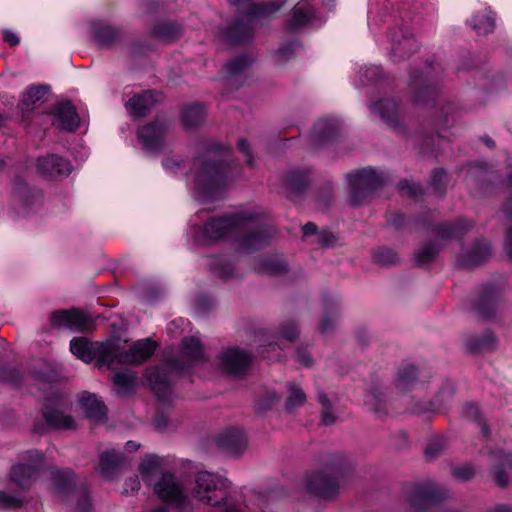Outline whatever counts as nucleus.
<instances>
[{
  "mask_svg": "<svg viewBox=\"0 0 512 512\" xmlns=\"http://www.w3.org/2000/svg\"><path fill=\"white\" fill-rule=\"evenodd\" d=\"M307 487L310 492L321 498L331 499L338 492L337 482L326 475L316 474L308 479Z\"/></svg>",
  "mask_w": 512,
  "mask_h": 512,
  "instance_id": "aec40b11",
  "label": "nucleus"
},
{
  "mask_svg": "<svg viewBox=\"0 0 512 512\" xmlns=\"http://www.w3.org/2000/svg\"><path fill=\"white\" fill-rule=\"evenodd\" d=\"M37 172L46 178L68 175L71 172L70 164L57 155L40 157L36 163Z\"/></svg>",
  "mask_w": 512,
  "mask_h": 512,
  "instance_id": "f3484780",
  "label": "nucleus"
},
{
  "mask_svg": "<svg viewBox=\"0 0 512 512\" xmlns=\"http://www.w3.org/2000/svg\"><path fill=\"white\" fill-rule=\"evenodd\" d=\"M70 351L86 363L96 360V342H91L86 337H74L70 341Z\"/></svg>",
  "mask_w": 512,
  "mask_h": 512,
  "instance_id": "a878e982",
  "label": "nucleus"
},
{
  "mask_svg": "<svg viewBox=\"0 0 512 512\" xmlns=\"http://www.w3.org/2000/svg\"><path fill=\"white\" fill-rule=\"evenodd\" d=\"M156 344L149 338L136 341L130 346V363H141L155 351Z\"/></svg>",
  "mask_w": 512,
  "mask_h": 512,
  "instance_id": "2f4dec72",
  "label": "nucleus"
},
{
  "mask_svg": "<svg viewBox=\"0 0 512 512\" xmlns=\"http://www.w3.org/2000/svg\"><path fill=\"white\" fill-rule=\"evenodd\" d=\"M182 362L174 361L165 367L146 370V378L151 389L161 401H167L171 394L170 373L174 370L183 371L193 364L203 360L204 353L199 339L185 338L181 345Z\"/></svg>",
  "mask_w": 512,
  "mask_h": 512,
  "instance_id": "f03ea898",
  "label": "nucleus"
},
{
  "mask_svg": "<svg viewBox=\"0 0 512 512\" xmlns=\"http://www.w3.org/2000/svg\"><path fill=\"white\" fill-rule=\"evenodd\" d=\"M45 93L46 90L43 87H31L24 93L22 103L27 109H29L39 101Z\"/></svg>",
  "mask_w": 512,
  "mask_h": 512,
  "instance_id": "09e8293b",
  "label": "nucleus"
},
{
  "mask_svg": "<svg viewBox=\"0 0 512 512\" xmlns=\"http://www.w3.org/2000/svg\"><path fill=\"white\" fill-rule=\"evenodd\" d=\"M77 308L57 310L51 313L50 322L53 328H66L75 332L90 333L96 329V319Z\"/></svg>",
  "mask_w": 512,
  "mask_h": 512,
  "instance_id": "9d476101",
  "label": "nucleus"
},
{
  "mask_svg": "<svg viewBox=\"0 0 512 512\" xmlns=\"http://www.w3.org/2000/svg\"><path fill=\"white\" fill-rule=\"evenodd\" d=\"M217 444L227 454L238 456L246 449L247 439L241 430L229 429L218 436Z\"/></svg>",
  "mask_w": 512,
  "mask_h": 512,
  "instance_id": "a211bd4d",
  "label": "nucleus"
},
{
  "mask_svg": "<svg viewBox=\"0 0 512 512\" xmlns=\"http://www.w3.org/2000/svg\"><path fill=\"white\" fill-rule=\"evenodd\" d=\"M235 6L240 14L236 22L224 32V38L231 43L239 44L249 40L254 32L255 16L258 13L270 14L279 10L284 3H269L262 8L256 6L252 0H228Z\"/></svg>",
  "mask_w": 512,
  "mask_h": 512,
  "instance_id": "7ed1b4c3",
  "label": "nucleus"
},
{
  "mask_svg": "<svg viewBox=\"0 0 512 512\" xmlns=\"http://www.w3.org/2000/svg\"><path fill=\"white\" fill-rule=\"evenodd\" d=\"M128 338L124 329L112 331L103 341H96V364L112 372V392L115 396H128Z\"/></svg>",
  "mask_w": 512,
  "mask_h": 512,
  "instance_id": "f257e3e1",
  "label": "nucleus"
},
{
  "mask_svg": "<svg viewBox=\"0 0 512 512\" xmlns=\"http://www.w3.org/2000/svg\"><path fill=\"white\" fill-rule=\"evenodd\" d=\"M79 405L89 419L102 421L106 417L105 404L93 393L83 392L79 398Z\"/></svg>",
  "mask_w": 512,
  "mask_h": 512,
  "instance_id": "4be33fe9",
  "label": "nucleus"
},
{
  "mask_svg": "<svg viewBox=\"0 0 512 512\" xmlns=\"http://www.w3.org/2000/svg\"><path fill=\"white\" fill-rule=\"evenodd\" d=\"M168 130L169 124L157 119L138 129L139 143L146 150H157L163 145Z\"/></svg>",
  "mask_w": 512,
  "mask_h": 512,
  "instance_id": "4468645a",
  "label": "nucleus"
},
{
  "mask_svg": "<svg viewBox=\"0 0 512 512\" xmlns=\"http://www.w3.org/2000/svg\"><path fill=\"white\" fill-rule=\"evenodd\" d=\"M80 123L75 108L69 102H62L54 108L53 124L60 129L74 131Z\"/></svg>",
  "mask_w": 512,
  "mask_h": 512,
  "instance_id": "6ab92c4d",
  "label": "nucleus"
},
{
  "mask_svg": "<svg viewBox=\"0 0 512 512\" xmlns=\"http://www.w3.org/2000/svg\"><path fill=\"white\" fill-rule=\"evenodd\" d=\"M410 93L413 102L425 103L427 98L436 94L434 88L430 87L421 75L413 76L411 80Z\"/></svg>",
  "mask_w": 512,
  "mask_h": 512,
  "instance_id": "c85d7f7f",
  "label": "nucleus"
},
{
  "mask_svg": "<svg viewBox=\"0 0 512 512\" xmlns=\"http://www.w3.org/2000/svg\"><path fill=\"white\" fill-rule=\"evenodd\" d=\"M238 149L245 155L246 164L250 167L253 166V157L250 152V145L245 139H239L237 142Z\"/></svg>",
  "mask_w": 512,
  "mask_h": 512,
  "instance_id": "bf43d9fd",
  "label": "nucleus"
},
{
  "mask_svg": "<svg viewBox=\"0 0 512 512\" xmlns=\"http://www.w3.org/2000/svg\"><path fill=\"white\" fill-rule=\"evenodd\" d=\"M73 512H91V503L85 491L79 492Z\"/></svg>",
  "mask_w": 512,
  "mask_h": 512,
  "instance_id": "864d4df0",
  "label": "nucleus"
},
{
  "mask_svg": "<svg viewBox=\"0 0 512 512\" xmlns=\"http://www.w3.org/2000/svg\"><path fill=\"white\" fill-rule=\"evenodd\" d=\"M293 53V44H287L285 46L280 47L275 54L276 62L279 64L286 62L293 55Z\"/></svg>",
  "mask_w": 512,
  "mask_h": 512,
  "instance_id": "6e6d98bb",
  "label": "nucleus"
},
{
  "mask_svg": "<svg viewBox=\"0 0 512 512\" xmlns=\"http://www.w3.org/2000/svg\"><path fill=\"white\" fill-rule=\"evenodd\" d=\"M227 488L226 478L202 471L196 475L193 496L206 505L218 506L225 499Z\"/></svg>",
  "mask_w": 512,
  "mask_h": 512,
  "instance_id": "0eeeda50",
  "label": "nucleus"
},
{
  "mask_svg": "<svg viewBox=\"0 0 512 512\" xmlns=\"http://www.w3.org/2000/svg\"><path fill=\"white\" fill-rule=\"evenodd\" d=\"M303 234L305 236L316 235L317 236V227L314 223L308 222L302 227Z\"/></svg>",
  "mask_w": 512,
  "mask_h": 512,
  "instance_id": "774afa93",
  "label": "nucleus"
},
{
  "mask_svg": "<svg viewBox=\"0 0 512 512\" xmlns=\"http://www.w3.org/2000/svg\"><path fill=\"white\" fill-rule=\"evenodd\" d=\"M474 475L475 470L472 466L469 465H464L453 469V476L463 481L470 480L474 477Z\"/></svg>",
  "mask_w": 512,
  "mask_h": 512,
  "instance_id": "5fc2aeb1",
  "label": "nucleus"
},
{
  "mask_svg": "<svg viewBox=\"0 0 512 512\" xmlns=\"http://www.w3.org/2000/svg\"><path fill=\"white\" fill-rule=\"evenodd\" d=\"M299 336L297 325L292 321L284 322L279 330V339L294 341Z\"/></svg>",
  "mask_w": 512,
  "mask_h": 512,
  "instance_id": "3c124183",
  "label": "nucleus"
},
{
  "mask_svg": "<svg viewBox=\"0 0 512 512\" xmlns=\"http://www.w3.org/2000/svg\"><path fill=\"white\" fill-rule=\"evenodd\" d=\"M286 183L292 189H300L307 183V176L300 170L294 169L286 174Z\"/></svg>",
  "mask_w": 512,
  "mask_h": 512,
  "instance_id": "de8ad7c7",
  "label": "nucleus"
},
{
  "mask_svg": "<svg viewBox=\"0 0 512 512\" xmlns=\"http://www.w3.org/2000/svg\"><path fill=\"white\" fill-rule=\"evenodd\" d=\"M446 179V173L443 170H436L431 176V184L435 190H441Z\"/></svg>",
  "mask_w": 512,
  "mask_h": 512,
  "instance_id": "052dcab7",
  "label": "nucleus"
},
{
  "mask_svg": "<svg viewBox=\"0 0 512 512\" xmlns=\"http://www.w3.org/2000/svg\"><path fill=\"white\" fill-rule=\"evenodd\" d=\"M503 210L507 217V232L504 244V249L507 256L512 259V196L504 204Z\"/></svg>",
  "mask_w": 512,
  "mask_h": 512,
  "instance_id": "c03bdc74",
  "label": "nucleus"
},
{
  "mask_svg": "<svg viewBox=\"0 0 512 512\" xmlns=\"http://www.w3.org/2000/svg\"><path fill=\"white\" fill-rule=\"evenodd\" d=\"M349 200L353 206L363 204L382 184L381 177L372 168H364L347 175Z\"/></svg>",
  "mask_w": 512,
  "mask_h": 512,
  "instance_id": "1a4fd4ad",
  "label": "nucleus"
},
{
  "mask_svg": "<svg viewBox=\"0 0 512 512\" xmlns=\"http://www.w3.org/2000/svg\"><path fill=\"white\" fill-rule=\"evenodd\" d=\"M54 488L63 492L75 483V474L71 469H54L51 471Z\"/></svg>",
  "mask_w": 512,
  "mask_h": 512,
  "instance_id": "ea45409f",
  "label": "nucleus"
},
{
  "mask_svg": "<svg viewBox=\"0 0 512 512\" xmlns=\"http://www.w3.org/2000/svg\"><path fill=\"white\" fill-rule=\"evenodd\" d=\"M334 326V317L329 314H325L320 323V331L325 334L328 333Z\"/></svg>",
  "mask_w": 512,
  "mask_h": 512,
  "instance_id": "0e129e2a",
  "label": "nucleus"
},
{
  "mask_svg": "<svg viewBox=\"0 0 512 512\" xmlns=\"http://www.w3.org/2000/svg\"><path fill=\"white\" fill-rule=\"evenodd\" d=\"M465 414L468 418L473 419L474 421L479 422L481 427L482 434L487 437L489 435V429L484 421L481 419L480 412L478 408L474 404H469L466 406Z\"/></svg>",
  "mask_w": 512,
  "mask_h": 512,
  "instance_id": "603ef678",
  "label": "nucleus"
},
{
  "mask_svg": "<svg viewBox=\"0 0 512 512\" xmlns=\"http://www.w3.org/2000/svg\"><path fill=\"white\" fill-rule=\"evenodd\" d=\"M43 456L38 451H27L22 457L20 463L15 465L11 471L12 480L22 488H28L34 476L42 466Z\"/></svg>",
  "mask_w": 512,
  "mask_h": 512,
  "instance_id": "f8f14e48",
  "label": "nucleus"
},
{
  "mask_svg": "<svg viewBox=\"0 0 512 512\" xmlns=\"http://www.w3.org/2000/svg\"><path fill=\"white\" fill-rule=\"evenodd\" d=\"M288 395L285 401V411L293 413L295 409L303 406L306 402V394L303 389L296 383H288Z\"/></svg>",
  "mask_w": 512,
  "mask_h": 512,
  "instance_id": "c9c22d12",
  "label": "nucleus"
},
{
  "mask_svg": "<svg viewBox=\"0 0 512 512\" xmlns=\"http://www.w3.org/2000/svg\"><path fill=\"white\" fill-rule=\"evenodd\" d=\"M64 398H49L42 408V421L34 423L32 431L37 434L44 433L47 429L74 430L77 422L64 407Z\"/></svg>",
  "mask_w": 512,
  "mask_h": 512,
  "instance_id": "423d86ee",
  "label": "nucleus"
},
{
  "mask_svg": "<svg viewBox=\"0 0 512 512\" xmlns=\"http://www.w3.org/2000/svg\"><path fill=\"white\" fill-rule=\"evenodd\" d=\"M417 380V369L409 364L398 370L395 380V389L399 393H405L413 388Z\"/></svg>",
  "mask_w": 512,
  "mask_h": 512,
  "instance_id": "7c9ffc66",
  "label": "nucleus"
},
{
  "mask_svg": "<svg viewBox=\"0 0 512 512\" xmlns=\"http://www.w3.org/2000/svg\"><path fill=\"white\" fill-rule=\"evenodd\" d=\"M317 400L322 406L321 424L325 426L334 424L337 421L338 416L334 406L332 405L326 393L323 392L322 390H319L317 393Z\"/></svg>",
  "mask_w": 512,
  "mask_h": 512,
  "instance_id": "e433bc0d",
  "label": "nucleus"
},
{
  "mask_svg": "<svg viewBox=\"0 0 512 512\" xmlns=\"http://www.w3.org/2000/svg\"><path fill=\"white\" fill-rule=\"evenodd\" d=\"M255 269L263 274L281 275L287 271V264L281 256H267L257 260Z\"/></svg>",
  "mask_w": 512,
  "mask_h": 512,
  "instance_id": "cd10ccee",
  "label": "nucleus"
},
{
  "mask_svg": "<svg viewBox=\"0 0 512 512\" xmlns=\"http://www.w3.org/2000/svg\"><path fill=\"white\" fill-rule=\"evenodd\" d=\"M21 500L10 496L7 493L0 492V507L2 508H17L21 506Z\"/></svg>",
  "mask_w": 512,
  "mask_h": 512,
  "instance_id": "13d9d810",
  "label": "nucleus"
},
{
  "mask_svg": "<svg viewBox=\"0 0 512 512\" xmlns=\"http://www.w3.org/2000/svg\"><path fill=\"white\" fill-rule=\"evenodd\" d=\"M124 458L115 450H107L101 453L97 471L106 479H112Z\"/></svg>",
  "mask_w": 512,
  "mask_h": 512,
  "instance_id": "393cba45",
  "label": "nucleus"
},
{
  "mask_svg": "<svg viewBox=\"0 0 512 512\" xmlns=\"http://www.w3.org/2000/svg\"><path fill=\"white\" fill-rule=\"evenodd\" d=\"M154 494L177 512H193V504L182 483L171 472H164L152 484Z\"/></svg>",
  "mask_w": 512,
  "mask_h": 512,
  "instance_id": "39448f33",
  "label": "nucleus"
},
{
  "mask_svg": "<svg viewBox=\"0 0 512 512\" xmlns=\"http://www.w3.org/2000/svg\"><path fill=\"white\" fill-rule=\"evenodd\" d=\"M269 236L270 229L267 226H261L255 233L246 235L240 239V248L243 252L251 253L266 245Z\"/></svg>",
  "mask_w": 512,
  "mask_h": 512,
  "instance_id": "bb28decb",
  "label": "nucleus"
},
{
  "mask_svg": "<svg viewBox=\"0 0 512 512\" xmlns=\"http://www.w3.org/2000/svg\"><path fill=\"white\" fill-rule=\"evenodd\" d=\"M448 495V490L442 486L431 483L420 485L415 488L410 499L411 512H422L428 505L446 499Z\"/></svg>",
  "mask_w": 512,
  "mask_h": 512,
  "instance_id": "ddd939ff",
  "label": "nucleus"
},
{
  "mask_svg": "<svg viewBox=\"0 0 512 512\" xmlns=\"http://www.w3.org/2000/svg\"><path fill=\"white\" fill-rule=\"evenodd\" d=\"M219 360L228 374L237 376L247 371L252 362V356L244 350L230 348L221 353Z\"/></svg>",
  "mask_w": 512,
  "mask_h": 512,
  "instance_id": "2eb2a0df",
  "label": "nucleus"
},
{
  "mask_svg": "<svg viewBox=\"0 0 512 512\" xmlns=\"http://www.w3.org/2000/svg\"><path fill=\"white\" fill-rule=\"evenodd\" d=\"M496 345V336L492 331H486L481 337L474 341L473 348L480 350H490Z\"/></svg>",
  "mask_w": 512,
  "mask_h": 512,
  "instance_id": "8fccbe9b",
  "label": "nucleus"
},
{
  "mask_svg": "<svg viewBox=\"0 0 512 512\" xmlns=\"http://www.w3.org/2000/svg\"><path fill=\"white\" fill-rule=\"evenodd\" d=\"M205 115V110L202 105H191L183 110L182 121L186 127L193 128L204 121Z\"/></svg>",
  "mask_w": 512,
  "mask_h": 512,
  "instance_id": "58836bf2",
  "label": "nucleus"
},
{
  "mask_svg": "<svg viewBox=\"0 0 512 512\" xmlns=\"http://www.w3.org/2000/svg\"><path fill=\"white\" fill-rule=\"evenodd\" d=\"M444 449V442L441 439L434 440L428 444L425 449V455L427 458H434L438 456Z\"/></svg>",
  "mask_w": 512,
  "mask_h": 512,
  "instance_id": "4d7b16f0",
  "label": "nucleus"
},
{
  "mask_svg": "<svg viewBox=\"0 0 512 512\" xmlns=\"http://www.w3.org/2000/svg\"><path fill=\"white\" fill-rule=\"evenodd\" d=\"M258 215L257 212L242 211L226 217L212 219L204 225V236L209 240H218L233 228L244 225Z\"/></svg>",
  "mask_w": 512,
  "mask_h": 512,
  "instance_id": "9b49d317",
  "label": "nucleus"
},
{
  "mask_svg": "<svg viewBox=\"0 0 512 512\" xmlns=\"http://www.w3.org/2000/svg\"><path fill=\"white\" fill-rule=\"evenodd\" d=\"M162 466V459L156 455H148L140 463V472L144 479L149 480L153 475L159 472Z\"/></svg>",
  "mask_w": 512,
  "mask_h": 512,
  "instance_id": "79ce46f5",
  "label": "nucleus"
},
{
  "mask_svg": "<svg viewBox=\"0 0 512 512\" xmlns=\"http://www.w3.org/2000/svg\"><path fill=\"white\" fill-rule=\"evenodd\" d=\"M250 65V60L246 56H239L228 63L222 69V74L225 79H230L244 73Z\"/></svg>",
  "mask_w": 512,
  "mask_h": 512,
  "instance_id": "a19ab883",
  "label": "nucleus"
},
{
  "mask_svg": "<svg viewBox=\"0 0 512 512\" xmlns=\"http://www.w3.org/2000/svg\"><path fill=\"white\" fill-rule=\"evenodd\" d=\"M374 113L387 123L393 124L398 117V104L392 99H383L371 105Z\"/></svg>",
  "mask_w": 512,
  "mask_h": 512,
  "instance_id": "72a5a7b5",
  "label": "nucleus"
},
{
  "mask_svg": "<svg viewBox=\"0 0 512 512\" xmlns=\"http://www.w3.org/2000/svg\"><path fill=\"white\" fill-rule=\"evenodd\" d=\"M475 311L486 320H491L496 316V303L491 299H483L475 304Z\"/></svg>",
  "mask_w": 512,
  "mask_h": 512,
  "instance_id": "a18cd8bd",
  "label": "nucleus"
},
{
  "mask_svg": "<svg viewBox=\"0 0 512 512\" xmlns=\"http://www.w3.org/2000/svg\"><path fill=\"white\" fill-rule=\"evenodd\" d=\"M194 186L198 197L211 195L225 180L224 163L215 150L207 153L194 161Z\"/></svg>",
  "mask_w": 512,
  "mask_h": 512,
  "instance_id": "20e7f679",
  "label": "nucleus"
},
{
  "mask_svg": "<svg viewBox=\"0 0 512 512\" xmlns=\"http://www.w3.org/2000/svg\"><path fill=\"white\" fill-rule=\"evenodd\" d=\"M495 481L500 487H504L508 483V476L503 467L497 466L493 471Z\"/></svg>",
  "mask_w": 512,
  "mask_h": 512,
  "instance_id": "680f3d73",
  "label": "nucleus"
},
{
  "mask_svg": "<svg viewBox=\"0 0 512 512\" xmlns=\"http://www.w3.org/2000/svg\"><path fill=\"white\" fill-rule=\"evenodd\" d=\"M339 128L340 125L338 121L334 119L320 120L313 129V138L315 143L320 144L332 139L338 132Z\"/></svg>",
  "mask_w": 512,
  "mask_h": 512,
  "instance_id": "c756f323",
  "label": "nucleus"
},
{
  "mask_svg": "<svg viewBox=\"0 0 512 512\" xmlns=\"http://www.w3.org/2000/svg\"><path fill=\"white\" fill-rule=\"evenodd\" d=\"M313 15V9L308 2H299L293 9L292 17L288 23L290 30L305 26Z\"/></svg>",
  "mask_w": 512,
  "mask_h": 512,
  "instance_id": "473e14b6",
  "label": "nucleus"
},
{
  "mask_svg": "<svg viewBox=\"0 0 512 512\" xmlns=\"http://www.w3.org/2000/svg\"><path fill=\"white\" fill-rule=\"evenodd\" d=\"M472 227L473 224L471 222L462 219L454 223L439 224L435 229L437 240L423 245L417 251L416 259L418 263L422 265L432 261L436 257V255L442 249V246L438 243V240L460 238Z\"/></svg>",
  "mask_w": 512,
  "mask_h": 512,
  "instance_id": "6e6552de",
  "label": "nucleus"
},
{
  "mask_svg": "<svg viewBox=\"0 0 512 512\" xmlns=\"http://www.w3.org/2000/svg\"><path fill=\"white\" fill-rule=\"evenodd\" d=\"M383 397L384 394L380 388H373L365 396L364 404L370 411L378 415L387 414L388 406Z\"/></svg>",
  "mask_w": 512,
  "mask_h": 512,
  "instance_id": "f704fd0d",
  "label": "nucleus"
},
{
  "mask_svg": "<svg viewBox=\"0 0 512 512\" xmlns=\"http://www.w3.org/2000/svg\"><path fill=\"white\" fill-rule=\"evenodd\" d=\"M178 28L171 23H161L154 27L153 35L162 42L168 43L179 36Z\"/></svg>",
  "mask_w": 512,
  "mask_h": 512,
  "instance_id": "37998d69",
  "label": "nucleus"
},
{
  "mask_svg": "<svg viewBox=\"0 0 512 512\" xmlns=\"http://www.w3.org/2000/svg\"><path fill=\"white\" fill-rule=\"evenodd\" d=\"M93 39L102 47H110L118 43L123 32L105 22H94L91 26Z\"/></svg>",
  "mask_w": 512,
  "mask_h": 512,
  "instance_id": "412c9836",
  "label": "nucleus"
},
{
  "mask_svg": "<svg viewBox=\"0 0 512 512\" xmlns=\"http://www.w3.org/2000/svg\"><path fill=\"white\" fill-rule=\"evenodd\" d=\"M4 40L9 43L11 46H16L19 44L20 40L16 34L11 31L4 32Z\"/></svg>",
  "mask_w": 512,
  "mask_h": 512,
  "instance_id": "338daca9",
  "label": "nucleus"
},
{
  "mask_svg": "<svg viewBox=\"0 0 512 512\" xmlns=\"http://www.w3.org/2000/svg\"><path fill=\"white\" fill-rule=\"evenodd\" d=\"M373 260L379 265H391L398 260V256L390 248H380L374 253Z\"/></svg>",
  "mask_w": 512,
  "mask_h": 512,
  "instance_id": "49530a36",
  "label": "nucleus"
},
{
  "mask_svg": "<svg viewBox=\"0 0 512 512\" xmlns=\"http://www.w3.org/2000/svg\"><path fill=\"white\" fill-rule=\"evenodd\" d=\"M296 357L297 360L305 366H310L312 363L310 355L304 350L297 351Z\"/></svg>",
  "mask_w": 512,
  "mask_h": 512,
  "instance_id": "69168bd1",
  "label": "nucleus"
},
{
  "mask_svg": "<svg viewBox=\"0 0 512 512\" xmlns=\"http://www.w3.org/2000/svg\"><path fill=\"white\" fill-rule=\"evenodd\" d=\"M471 25L478 34H487L493 31L495 19L491 11L485 10L471 19Z\"/></svg>",
  "mask_w": 512,
  "mask_h": 512,
  "instance_id": "4c0bfd02",
  "label": "nucleus"
},
{
  "mask_svg": "<svg viewBox=\"0 0 512 512\" xmlns=\"http://www.w3.org/2000/svg\"><path fill=\"white\" fill-rule=\"evenodd\" d=\"M317 242L322 246H329L334 243L335 236L328 231H322L317 233Z\"/></svg>",
  "mask_w": 512,
  "mask_h": 512,
  "instance_id": "e2e57ef3",
  "label": "nucleus"
},
{
  "mask_svg": "<svg viewBox=\"0 0 512 512\" xmlns=\"http://www.w3.org/2000/svg\"><path fill=\"white\" fill-rule=\"evenodd\" d=\"M159 100L160 94L150 90L143 91L130 99V110L134 115L145 116Z\"/></svg>",
  "mask_w": 512,
  "mask_h": 512,
  "instance_id": "b1692460",
  "label": "nucleus"
},
{
  "mask_svg": "<svg viewBox=\"0 0 512 512\" xmlns=\"http://www.w3.org/2000/svg\"><path fill=\"white\" fill-rule=\"evenodd\" d=\"M491 254L490 244L482 239L459 259V264L463 267L477 266L488 259Z\"/></svg>",
  "mask_w": 512,
  "mask_h": 512,
  "instance_id": "5701e85b",
  "label": "nucleus"
},
{
  "mask_svg": "<svg viewBox=\"0 0 512 512\" xmlns=\"http://www.w3.org/2000/svg\"><path fill=\"white\" fill-rule=\"evenodd\" d=\"M391 52L398 58H405L419 48L409 29L399 28L390 34Z\"/></svg>",
  "mask_w": 512,
  "mask_h": 512,
  "instance_id": "dca6fc26",
  "label": "nucleus"
}]
</instances>
